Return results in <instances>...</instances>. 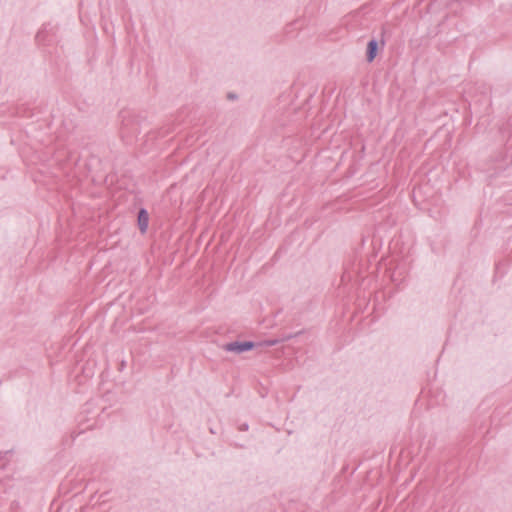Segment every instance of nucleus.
Segmentation results:
<instances>
[{
    "label": "nucleus",
    "mask_w": 512,
    "mask_h": 512,
    "mask_svg": "<svg viewBox=\"0 0 512 512\" xmlns=\"http://www.w3.org/2000/svg\"><path fill=\"white\" fill-rule=\"evenodd\" d=\"M255 346H256V344L252 341H244V342L235 341V342H230V343L224 344L222 346V348H223V350H225L227 352H234V353L240 354L242 352L249 351V350L253 349Z\"/></svg>",
    "instance_id": "nucleus-1"
},
{
    "label": "nucleus",
    "mask_w": 512,
    "mask_h": 512,
    "mask_svg": "<svg viewBox=\"0 0 512 512\" xmlns=\"http://www.w3.org/2000/svg\"><path fill=\"white\" fill-rule=\"evenodd\" d=\"M137 223L142 234L146 233L149 224V215L146 209L142 208L138 212Z\"/></svg>",
    "instance_id": "nucleus-2"
},
{
    "label": "nucleus",
    "mask_w": 512,
    "mask_h": 512,
    "mask_svg": "<svg viewBox=\"0 0 512 512\" xmlns=\"http://www.w3.org/2000/svg\"><path fill=\"white\" fill-rule=\"evenodd\" d=\"M378 50V43L375 39H372L367 44V52H366V58L368 62H372L376 55Z\"/></svg>",
    "instance_id": "nucleus-3"
},
{
    "label": "nucleus",
    "mask_w": 512,
    "mask_h": 512,
    "mask_svg": "<svg viewBox=\"0 0 512 512\" xmlns=\"http://www.w3.org/2000/svg\"><path fill=\"white\" fill-rule=\"evenodd\" d=\"M278 342L279 341L276 340V339H274V340H266L263 343H260V345H265V346L271 347V346L276 345Z\"/></svg>",
    "instance_id": "nucleus-4"
},
{
    "label": "nucleus",
    "mask_w": 512,
    "mask_h": 512,
    "mask_svg": "<svg viewBox=\"0 0 512 512\" xmlns=\"http://www.w3.org/2000/svg\"><path fill=\"white\" fill-rule=\"evenodd\" d=\"M235 97H236V96H235L234 94H232V93H229V94H228V98H229V99H234Z\"/></svg>",
    "instance_id": "nucleus-5"
}]
</instances>
